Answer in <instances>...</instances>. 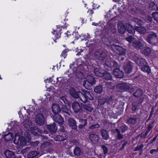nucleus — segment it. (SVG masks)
I'll list each match as a JSON object with an SVG mask.
<instances>
[{"mask_svg":"<svg viewBox=\"0 0 158 158\" xmlns=\"http://www.w3.org/2000/svg\"><path fill=\"white\" fill-rule=\"evenodd\" d=\"M62 110L63 112H65V113H67V111H68L67 109H66V107H65V106L63 105L62 106Z\"/></svg>","mask_w":158,"mask_h":158,"instance_id":"54","label":"nucleus"},{"mask_svg":"<svg viewBox=\"0 0 158 158\" xmlns=\"http://www.w3.org/2000/svg\"><path fill=\"white\" fill-rule=\"evenodd\" d=\"M4 154L7 158H15V155L14 153L9 150L4 152Z\"/></svg>","mask_w":158,"mask_h":158,"instance_id":"24","label":"nucleus"},{"mask_svg":"<svg viewBox=\"0 0 158 158\" xmlns=\"http://www.w3.org/2000/svg\"><path fill=\"white\" fill-rule=\"evenodd\" d=\"M52 112L56 114H58L60 111V109L58 105L56 104H52Z\"/></svg>","mask_w":158,"mask_h":158,"instance_id":"13","label":"nucleus"},{"mask_svg":"<svg viewBox=\"0 0 158 158\" xmlns=\"http://www.w3.org/2000/svg\"><path fill=\"white\" fill-rule=\"evenodd\" d=\"M136 60H135L136 63L140 66H142L146 64L145 60L140 57L136 56Z\"/></svg>","mask_w":158,"mask_h":158,"instance_id":"15","label":"nucleus"},{"mask_svg":"<svg viewBox=\"0 0 158 158\" xmlns=\"http://www.w3.org/2000/svg\"><path fill=\"white\" fill-rule=\"evenodd\" d=\"M113 73L114 75L118 78L122 77L123 76V72L117 69L114 70Z\"/></svg>","mask_w":158,"mask_h":158,"instance_id":"20","label":"nucleus"},{"mask_svg":"<svg viewBox=\"0 0 158 158\" xmlns=\"http://www.w3.org/2000/svg\"><path fill=\"white\" fill-rule=\"evenodd\" d=\"M126 26L129 33L133 34L135 32L136 29L135 28H134L132 26L129 24H126Z\"/></svg>","mask_w":158,"mask_h":158,"instance_id":"22","label":"nucleus"},{"mask_svg":"<svg viewBox=\"0 0 158 158\" xmlns=\"http://www.w3.org/2000/svg\"><path fill=\"white\" fill-rule=\"evenodd\" d=\"M66 96H63L60 97V99L65 104H68V101L67 100Z\"/></svg>","mask_w":158,"mask_h":158,"instance_id":"43","label":"nucleus"},{"mask_svg":"<svg viewBox=\"0 0 158 158\" xmlns=\"http://www.w3.org/2000/svg\"><path fill=\"white\" fill-rule=\"evenodd\" d=\"M158 151V148H157L156 149H153L152 150L150 151V152L152 154L155 152H157Z\"/></svg>","mask_w":158,"mask_h":158,"instance_id":"56","label":"nucleus"},{"mask_svg":"<svg viewBox=\"0 0 158 158\" xmlns=\"http://www.w3.org/2000/svg\"><path fill=\"white\" fill-rule=\"evenodd\" d=\"M103 90L102 86L101 85L96 86L94 89L95 93L98 94L101 93L102 92Z\"/></svg>","mask_w":158,"mask_h":158,"instance_id":"30","label":"nucleus"},{"mask_svg":"<svg viewBox=\"0 0 158 158\" xmlns=\"http://www.w3.org/2000/svg\"><path fill=\"white\" fill-rule=\"evenodd\" d=\"M136 110V107L133 105L132 107V110L134 111H135Z\"/></svg>","mask_w":158,"mask_h":158,"instance_id":"59","label":"nucleus"},{"mask_svg":"<svg viewBox=\"0 0 158 158\" xmlns=\"http://www.w3.org/2000/svg\"><path fill=\"white\" fill-rule=\"evenodd\" d=\"M107 101V99L106 98H102L99 100V104L100 105L103 104L105 103Z\"/></svg>","mask_w":158,"mask_h":158,"instance_id":"46","label":"nucleus"},{"mask_svg":"<svg viewBox=\"0 0 158 158\" xmlns=\"http://www.w3.org/2000/svg\"><path fill=\"white\" fill-rule=\"evenodd\" d=\"M30 117H28L27 116V117L25 115L24 117V118H25V119H29ZM23 126L24 127L26 128H28L30 126H31L32 125V122H31L29 120V119H27V120H25L23 122Z\"/></svg>","mask_w":158,"mask_h":158,"instance_id":"12","label":"nucleus"},{"mask_svg":"<svg viewBox=\"0 0 158 158\" xmlns=\"http://www.w3.org/2000/svg\"><path fill=\"white\" fill-rule=\"evenodd\" d=\"M104 154H106L108 152V149L107 147L104 145H102L101 146Z\"/></svg>","mask_w":158,"mask_h":158,"instance_id":"48","label":"nucleus"},{"mask_svg":"<svg viewBox=\"0 0 158 158\" xmlns=\"http://www.w3.org/2000/svg\"><path fill=\"white\" fill-rule=\"evenodd\" d=\"M133 64L130 61H127L125 63L124 68L126 73H130L132 71L133 67Z\"/></svg>","mask_w":158,"mask_h":158,"instance_id":"7","label":"nucleus"},{"mask_svg":"<svg viewBox=\"0 0 158 158\" xmlns=\"http://www.w3.org/2000/svg\"><path fill=\"white\" fill-rule=\"evenodd\" d=\"M105 64L110 68L113 67H116L117 65V62L114 61L113 59L110 58L106 60Z\"/></svg>","mask_w":158,"mask_h":158,"instance_id":"8","label":"nucleus"},{"mask_svg":"<svg viewBox=\"0 0 158 158\" xmlns=\"http://www.w3.org/2000/svg\"><path fill=\"white\" fill-rule=\"evenodd\" d=\"M150 128L149 127H148V130H147L146 133V135H147L148 134V133L150 131Z\"/></svg>","mask_w":158,"mask_h":158,"instance_id":"58","label":"nucleus"},{"mask_svg":"<svg viewBox=\"0 0 158 158\" xmlns=\"http://www.w3.org/2000/svg\"><path fill=\"white\" fill-rule=\"evenodd\" d=\"M126 28V25H125L121 21L118 22V29L121 34H123L125 32Z\"/></svg>","mask_w":158,"mask_h":158,"instance_id":"9","label":"nucleus"},{"mask_svg":"<svg viewBox=\"0 0 158 158\" xmlns=\"http://www.w3.org/2000/svg\"><path fill=\"white\" fill-rule=\"evenodd\" d=\"M83 51V50L77 48L76 50V52H77V53L76 54V55L78 56L80 55L81 52H82Z\"/></svg>","mask_w":158,"mask_h":158,"instance_id":"53","label":"nucleus"},{"mask_svg":"<svg viewBox=\"0 0 158 158\" xmlns=\"http://www.w3.org/2000/svg\"><path fill=\"white\" fill-rule=\"evenodd\" d=\"M137 122V119L135 118H131L127 121L128 124H134Z\"/></svg>","mask_w":158,"mask_h":158,"instance_id":"40","label":"nucleus"},{"mask_svg":"<svg viewBox=\"0 0 158 158\" xmlns=\"http://www.w3.org/2000/svg\"><path fill=\"white\" fill-rule=\"evenodd\" d=\"M24 111L25 112H26L29 115L34 114L35 112V111L31 110V108H30L29 110L28 109L26 110L25 107H23V108H22L21 109V110H20V111L19 113L20 117L21 116L20 114H22V116L23 115V113H22V112H23Z\"/></svg>","mask_w":158,"mask_h":158,"instance_id":"21","label":"nucleus"},{"mask_svg":"<svg viewBox=\"0 0 158 158\" xmlns=\"http://www.w3.org/2000/svg\"><path fill=\"white\" fill-rule=\"evenodd\" d=\"M77 65V62L75 61L73 63L71 64L69 66L70 69L72 68L73 69L74 68H76L78 66V65Z\"/></svg>","mask_w":158,"mask_h":158,"instance_id":"44","label":"nucleus"},{"mask_svg":"<svg viewBox=\"0 0 158 158\" xmlns=\"http://www.w3.org/2000/svg\"><path fill=\"white\" fill-rule=\"evenodd\" d=\"M151 51L150 48H148L142 51V53L145 55L148 56L150 54Z\"/></svg>","mask_w":158,"mask_h":158,"instance_id":"37","label":"nucleus"},{"mask_svg":"<svg viewBox=\"0 0 158 158\" xmlns=\"http://www.w3.org/2000/svg\"><path fill=\"white\" fill-rule=\"evenodd\" d=\"M96 82L94 78L90 75H88L86 77V80L84 81L83 85L87 89L90 85H92L95 84Z\"/></svg>","mask_w":158,"mask_h":158,"instance_id":"4","label":"nucleus"},{"mask_svg":"<svg viewBox=\"0 0 158 158\" xmlns=\"http://www.w3.org/2000/svg\"><path fill=\"white\" fill-rule=\"evenodd\" d=\"M68 123L70 127L73 129H76L77 126L75 121L73 119L69 118L68 119Z\"/></svg>","mask_w":158,"mask_h":158,"instance_id":"16","label":"nucleus"},{"mask_svg":"<svg viewBox=\"0 0 158 158\" xmlns=\"http://www.w3.org/2000/svg\"><path fill=\"white\" fill-rule=\"evenodd\" d=\"M79 122L80 124L79 125L78 127L80 129L83 128L87 123V120L86 119H79Z\"/></svg>","mask_w":158,"mask_h":158,"instance_id":"28","label":"nucleus"},{"mask_svg":"<svg viewBox=\"0 0 158 158\" xmlns=\"http://www.w3.org/2000/svg\"><path fill=\"white\" fill-rule=\"evenodd\" d=\"M115 131L117 134L118 139H122L123 136L120 134L119 130L118 129H115Z\"/></svg>","mask_w":158,"mask_h":158,"instance_id":"41","label":"nucleus"},{"mask_svg":"<svg viewBox=\"0 0 158 158\" xmlns=\"http://www.w3.org/2000/svg\"><path fill=\"white\" fill-rule=\"evenodd\" d=\"M141 70L147 73L148 74H149L151 71L149 67L148 66H145L142 67Z\"/></svg>","mask_w":158,"mask_h":158,"instance_id":"35","label":"nucleus"},{"mask_svg":"<svg viewBox=\"0 0 158 158\" xmlns=\"http://www.w3.org/2000/svg\"><path fill=\"white\" fill-rule=\"evenodd\" d=\"M54 120L60 124L62 125L63 123L64 120L61 116L59 114L55 115L53 117Z\"/></svg>","mask_w":158,"mask_h":158,"instance_id":"10","label":"nucleus"},{"mask_svg":"<svg viewBox=\"0 0 158 158\" xmlns=\"http://www.w3.org/2000/svg\"><path fill=\"white\" fill-rule=\"evenodd\" d=\"M152 19L151 17L149 16H147L146 17L145 20L147 22H151L152 21Z\"/></svg>","mask_w":158,"mask_h":158,"instance_id":"49","label":"nucleus"},{"mask_svg":"<svg viewBox=\"0 0 158 158\" xmlns=\"http://www.w3.org/2000/svg\"><path fill=\"white\" fill-rule=\"evenodd\" d=\"M39 154L38 152L35 151H32L29 153L28 155V158H33Z\"/></svg>","mask_w":158,"mask_h":158,"instance_id":"31","label":"nucleus"},{"mask_svg":"<svg viewBox=\"0 0 158 158\" xmlns=\"http://www.w3.org/2000/svg\"><path fill=\"white\" fill-rule=\"evenodd\" d=\"M45 118L43 115L41 114H38L35 117V122L38 125H42L44 123Z\"/></svg>","mask_w":158,"mask_h":158,"instance_id":"6","label":"nucleus"},{"mask_svg":"<svg viewBox=\"0 0 158 158\" xmlns=\"http://www.w3.org/2000/svg\"><path fill=\"white\" fill-rule=\"evenodd\" d=\"M133 21L138 25H142L143 23V22L142 20L138 18H135Z\"/></svg>","mask_w":158,"mask_h":158,"instance_id":"38","label":"nucleus"},{"mask_svg":"<svg viewBox=\"0 0 158 158\" xmlns=\"http://www.w3.org/2000/svg\"><path fill=\"white\" fill-rule=\"evenodd\" d=\"M152 15L155 20L158 22V12L152 13Z\"/></svg>","mask_w":158,"mask_h":158,"instance_id":"42","label":"nucleus"},{"mask_svg":"<svg viewBox=\"0 0 158 158\" xmlns=\"http://www.w3.org/2000/svg\"><path fill=\"white\" fill-rule=\"evenodd\" d=\"M38 143H39V142L38 141H36L34 143H35V144L36 145H37L38 144Z\"/></svg>","mask_w":158,"mask_h":158,"instance_id":"63","label":"nucleus"},{"mask_svg":"<svg viewBox=\"0 0 158 158\" xmlns=\"http://www.w3.org/2000/svg\"><path fill=\"white\" fill-rule=\"evenodd\" d=\"M67 51L66 50H64L62 51V53L61 55V57H63L64 58H65L66 56Z\"/></svg>","mask_w":158,"mask_h":158,"instance_id":"50","label":"nucleus"},{"mask_svg":"<svg viewBox=\"0 0 158 158\" xmlns=\"http://www.w3.org/2000/svg\"><path fill=\"white\" fill-rule=\"evenodd\" d=\"M102 77H103V78H105L107 80H111L112 79V77L111 74L106 72L103 73V76Z\"/></svg>","mask_w":158,"mask_h":158,"instance_id":"36","label":"nucleus"},{"mask_svg":"<svg viewBox=\"0 0 158 158\" xmlns=\"http://www.w3.org/2000/svg\"><path fill=\"white\" fill-rule=\"evenodd\" d=\"M151 5H153V7H155V6H156V5L153 3H151L150 4V7H151Z\"/></svg>","mask_w":158,"mask_h":158,"instance_id":"60","label":"nucleus"},{"mask_svg":"<svg viewBox=\"0 0 158 158\" xmlns=\"http://www.w3.org/2000/svg\"><path fill=\"white\" fill-rule=\"evenodd\" d=\"M89 139L93 143L98 142L99 139L100 138L98 135L94 133H91L89 135Z\"/></svg>","mask_w":158,"mask_h":158,"instance_id":"14","label":"nucleus"},{"mask_svg":"<svg viewBox=\"0 0 158 158\" xmlns=\"http://www.w3.org/2000/svg\"><path fill=\"white\" fill-rule=\"evenodd\" d=\"M49 145V143L48 142H45L42 144L41 146V147L42 148H46Z\"/></svg>","mask_w":158,"mask_h":158,"instance_id":"51","label":"nucleus"},{"mask_svg":"<svg viewBox=\"0 0 158 158\" xmlns=\"http://www.w3.org/2000/svg\"><path fill=\"white\" fill-rule=\"evenodd\" d=\"M157 36L155 33H152L149 34L147 38V41L150 44H154L157 40Z\"/></svg>","mask_w":158,"mask_h":158,"instance_id":"5","label":"nucleus"},{"mask_svg":"<svg viewBox=\"0 0 158 158\" xmlns=\"http://www.w3.org/2000/svg\"><path fill=\"white\" fill-rule=\"evenodd\" d=\"M67 139V137L65 134L63 135H59L55 138V140L57 141H62Z\"/></svg>","mask_w":158,"mask_h":158,"instance_id":"33","label":"nucleus"},{"mask_svg":"<svg viewBox=\"0 0 158 158\" xmlns=\"http://www.w3.org/2000/svg\"><path fill=\"white\" fill-rule=\"evenodd\" d=\"M72 108L76 113H77L81 110V107L79 104L77 102H74L72 104Z\"/></svg>","mask_w":158,"mask_h":158,"instance_id":"18","label":"nucleus"},{"mask_svg":"<svg viewBox=\"0 0 158 158\" xmlns=\"http://www.w3.org/2000/svg\"><path fill=\"white\" fill-rule=\"evenodd\" d=\"M120 129L122 133H123L127 129V127L123 125L120 127Z\"/></svg>","mask_w":158,"mask_h":158,"instance_id":"47","label":"nucleus"},{"mask_svg":"<svg viewBox=\"0 0 158 158\" xmlns=\"http://www.w3.org/2000/svg\"><path fill=\"white\" fill-rule=\"evenodd\" d=\"M30 141V139L27 137H24L23 136H19V134H15L14 143L18 145L19 147L26 145L27 142Z\"/></svg>","mask_w":158,"mask_h":158,"instance_id":"2","label":"nucleus"},{"mask_svg":"<svg viewBox=\"0 0 158 158\" xmlns=\"http://www.w3.org/2000/svg\"><path fill=\"white\" fill-rule=\"evenodd\" d=\"M117 87L118 88L124 91L128 89L129 88L128 85L125 83L119 84L117 85Z\"/></svg>","mask_w":158,"mask_h":158,"instance_id":"23","label":"nucleus"},{"mask_svg":"<svg viewBox=\"0 0 158 158\" xmlns=\"http://www.w3.org/2000/svg\"><path fill=\"white\" fill-rule=\"evenodd\" d=\"M83 108L86 112H90L93 110V108L90 104H85L83 106Z\"/></svg>","mask_w":158,"mask_h":158,"instance_id":"32","label":"nucleus"},{"mask_svg":"<svg viewBox=\"0 0 158 158\" xmlns=\"http://www.w3.org/2000/svg\"><path fill=\"white\" fill-rule=\"evenodd\" d=\"M77 92L73 88H71L70 90V95L74 98H79L82 102L85 103L87 102L89 100H92L93 97L91 96L89 92L85 90Z\"/></svg>","mask_w":158,"mask_h":158,"instance_id":"1","label":"nucleus"},{"mask_svg":"<svg viewBox=\"0 0 158 158\" xmlns=\"http://www.w3.org/2000/svg\"><path fill=\"white\" fill-rule=\"evenodd\" d=\"M90 35L89 34L87 33L86 35H85L84 38L85 39H88L90 38Z\"/></svg>","mask_w":158,"mask_h":158,"instance_id":"57","label":"nucleus"},{"mask_svg":"<svg viewBox=\"0 0 158 158\" xmlns=\"http://www.w3.org/2000/svg\"><path fill=\"white\" fill-rule=\"evenodd\" d=\"M101 132L102 136L104 139L106 140L108 138L109 136L106 131L104 129H102L101 130Z\"/></svg>","mask_w":158,"mask_h":158,"instance_id":"29","label":"nucleus"},{"mask_svg":"<svg viewBox=\"0 0 158 158\" xmlns=\"http://www.w3.org/2000/svg\"><path fill=\"white\" fill-rule=\"evenodd\" d=\"M156 139V138H154L152 139V140H153V141H155V139Z\"/></svg>","mask_w":158,"mask_h":158,"instance_id":"64","label":"nucleus"},{"mask_svg":"<svg viewBox=\"0 0 158 158\" xmlns=\"http://www.w3.org/2000/svg\"><path fill=\"white\" fill-rule=\"evenodd\" d=\"M116 48V52L118 55H122L124 54L126 50L124 48L122 47L116 45L115 46Z\"/></svg>","mask_w":158,"mask_h":158,"instance_id":"17","label":"nucleus"},{"mask_svg":"<svg viewBox=\"0 0 158 158\" xmlns=\"http://www.w3.org/2000/svg\"><path fill=\"white\" fill-rule=\"evenodd\" d=\"M100 127V125L98 124H96L93 125L89 127V129H93L96 128H98Z\"/></svg>","mask_w":158,"mask_h":158,"instance_id":"45","label":"nucleus"},{"mask_svg":"<svg viewBox=\"0 0 158 158\" xmlns=\"http://www.w3.org/2000/svg\"><path fill=\"white\" fill-rule=\"evenodd\" d=\"M136 30L141 34H144L146 32L147 30L146 29L143 27H135Z\"/></svg>","mask_w":158,"mask_h":158,"instance_id":"27","label":"nucleus"},{"mask_svg":"<svg viewBox=\"0 0 158 158\" xmlns=\"http://www.w3.org/2000/svg\"><path fill=\"white\" fill-rule=\"evenodd\" d=\"M143 94V91L141 89H138L136 92L133 94V95L135 97H138Z\"/></svg>","mask_w":158,"mask_h":158,"instance_id":"39","label":"nucleus"},{"mask_svg":"<svg viewBox=\"0 0 158 158\" xmlns=\"http://www.w3.org/2000/svg\"><path fill=\"white\" fill-rule=\"evenodd\" d=\"M53 87H50V89H51L52 90H49V92H51V91H52V92H54V91L53 90Z\"/></svg>","mask_w":158,"mask_h":158,"instance_id":"61","label":"nucleus"},{"mask_svg":"<svg viewBox=\"0 0 158 158\" xmlns=\"http://www.w3.org/2000/svg\"><path fill=\"white\" fill-rule=\"evenodd\" d=\"M5 140L6 141H8L12 139L13 138V136L12 133H8L3 135Z\"/></svg>","mask_w":158,"mask_h":158,"instance_id":"26","label":"nucleus"},{"mask_svg":"<svg viewBox=\"0 0 158 158\" xmlns=\"http://www.w3.org/2000/svg\"><path fill=\"white\" fill-rule=\"evenodd\" d=\"M55 32H56V31H54V33H55ZM53 34L54 35H55V37L56 39H57L60 37V35L59 34H57L56 35H55V33H53Z\"/></svg>","mask_w":158,"mask_h":158,"instance_id":"55","label":"nucleus"},{"mask_svg":"<svg viewBox=\"0 0 158 158\" xmlns=\"http://www.w3.org/2000/svg\"><path fill=\"white\" fill-rule=\"evenodd\" d=\"M127 40L130 43L133 41V46L137 49H141L146 45V43L142 39L139 40L138 41L134 40V39L132 36H130L126 38Z\"/></svg>","mask_w":158,"mask_h":158,"instance_id":"3","label":"nucleus"},{"mask_svg":"<svg viewBox=\"0 0 158 158\" xmlns=\"http://www.w3.org/2000/svg\"><path fill=\"white\" fill-rule=\"evenodd\" d=\"M97 23H92V25H94V26H97Z\"/></svg>","mask_w":158,"mask_h":158,"instance_id":"62","label":"nucleus"},{"mask_svg":"<svg viewBox=\"0 0 158 158\" xmlns=\"http://www.w3.org/2000/svg\"><path fill=\"white\" fill-rule=\"evenodd\" d=\"M94 73L96 76L100 77H102L103 76L104 72L102 71L100 69L96 68L94 69Z\"/></svg>","mask_w":158,"mask_h":158,"instance_id":"25","label":"nucleus"},{"mask_svg":"<svg viewBox=\"0 0 158 158\" xmlns=\"http://www.w3.org/2000/svg\"><path fill=\"white\" fill-rule=\"evenodd\" d=\"M74 153L75 155H79L81 154V151L78 147H76L74 149Z\"/></svg>","mask_w":158,"mask_h":158,"instance_id":"34","label":"nucleus"},{"mask_svg":"<svg viewBox=\"0 0 158 158\" xmlns=\"http://www.w3.org/2000/svg\"><path fill=\"white\" fill-rule=\"evenodd\" d=\"M47 128L52 134L55 133L57 130V127L54 123H53L52 125H48Z\"/></svg>","mask_w":158,"mask_h":158,"instance_id":"19","label":"nucleus"},{"mask_svg":"<svg viewBox=\"0 0 158 158\" xmlns=\"http://www.w3.org/2000/svg\"><path fill=\"white\" fill-rule=\"evenodd\" d=\"M143 147V145L142 144H141L140 145L136 147L135 149V151H136L139 150L142 148Z\"/></svg>","mask_w":158,"mask_h":158,"instance_id":"52","label":"nucleus"},{"mask_svg":"<svg viewBox=\"0 0 158 158\" xmlns=\"http://www.w3.org/2000/svg\"><path fill=\"white\" fill-rule=\"evenodd\" d=\"M95 56L96 58L100 60H104L106 56V54L101 51L100 52L96 51L95 53Z\"/></svg>","mask_w":158,"mask_h":158,"instance_id":"11","label":"nucleus"}]
</instances>
